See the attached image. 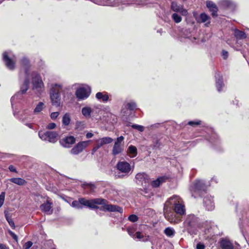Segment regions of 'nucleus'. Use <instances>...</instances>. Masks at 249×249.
<instances>
[{
  "instance_id": "1",
  "label": "nucleus",
  "mask_w": 249,
  "mask_h": 249,
  "mask_svg": "<svg viewBox=\"0 0 249 249\" xmlns=\"http://www.w3.org/2000/svg\"><path fill=\"white\" fill-rule=\"evenodd\" d=\"M167 204L173 206L175 212L179 215L184 214L185 210L183 201L180 197L177 196L170 197L166 202Z\"/></svg>"
},
{
  "instance_id": "2",
  "label": "nucleus",
  "mask_w": 249,
  "mask_h": 249,
  "mask_svg": "<svg viewBox=\"0 0 249 249\" xmlns=\"http://www.w3.org/2000/svg\"><path fill=\"white\" fill-rule=\"evenodd\" d=\"M62 86L60 85H55L52 89L51 99L53 105L59 107L60 105V92Z\"/></svg>"
},
{
  "instance_id": "3",
  "label": "nucleus",
  "mask_w": 249,
  "mask_h": 249,
  "mask_svg": "<svg viewBox=\"0 0 249 249\" xmlns=\"http://www.w3.org/2000/svg\"><path fill=\"white\" fill-rule=\"evenodd\" d=\"M106 201L105 199L102 198H95L90 200H87L84 198H80V202L82 205L90 209L98 208L97 205L105 204Z\"/></svg>"
},
{
  "instance_id": "4",
  "label": "nucleus",
  "mask_w": 249,
  "mask_h": 249,
  "mask_svg": "<svg viewBox=\"0 0 249 249\" xmlns=\"http://www.w3.org/2000/svg\"><path fill=\"white\" fill-rule=\"evenodd\" d=\"M29 79L30 78L32 79L33 89H42L44 87V84L40 75L35 71L30 72L29 71Z\"/></svg>"
},
{
  "instance_id": "5",
  "label": "nucleus",
  "mask_w": 249,
  "mask_h": 249,
  "mask_svg": "<svg viewBox=\"0 0 249 249\" xmlns=\"http://www.w3.org/2000/svg\"><path fill=\"white\" fill-rule=\"evenodd\" d=\"M116 168L121 175H119L120 178H124L128 175L131 170V167L129 163L126 161H119L116 165Z\"/></svg>"
},
{
  "instance_id": "6",
  "label": "nucleus",
  "mask_w": 249,
  "mask_h": 249,
  "mask_svg": "<svg viewBox=\"0 0 249 249\" xmlns=\"http://www.w3.org/2000/svg\"><path fill=\"white\" fill-rule=\"evenodd\" d=\"M136 182L145 189L149 186V178L144 173H138L135 176Z\"/></svg>"
},
{
  "instance_id": "7",
  "label": "nucleus",
  "mask_w": 249,
  "mask_h": 249,
  "mask_svg": "<svg viewBox=\"0 0 249 249\" xmlns=\"http://www.w3.org/2000/svg\"><path fill=\"white\" fill-rule=\"evenodd\" d=\"M89 144V141L79 142L71 150L70 152L72 155H78L82 152Z\"/></svg>"
},
{
  "instance_id": "8",
  "label": "nucleus",
  "mask_w": 249,
  "mask_h": 249,
  "mask_svg": "<svg viewBox=\"0 0 249 249\" xmlns=\"http://www.w3.org/2000/svg\"><path fill=\"white\" fill-rule=\"evenodd\" d=\"M124 140V137L123 136H120L116 139L113 147V155H116L123 151V144H122V142Z\"/></svg>"
},
{
  "instance_id": "9",
  "label": "nucleus",
  "mask_w": 249,
  "mask_h": 249,
  "mask_svg": "<svg viewBox=\"0 0 249 249\" xmlns=\"http://www.w3.org/2000/svg\"><path fill=\"white\" fill-rule=\"evenodd\" d=\"M75 142V139L73 136H68L61 139L60 143L64 147L69 148Z\"/></svg>"
},
{
  "instance_id": "10",
  "label": "nucleus",
  "mask_w": 249,
  "mask_h": 249,
  "mask_svg": "<svg viewBox=\"0 0 249 249\" xmlns=\"http://www.w3.org/2000/svg\"><path fill=\"white\" fill-rule=\"evenodd\" d=\"M90 93V89L89 88H80L76 91V95L79 99H84L87 98Z\"/></svg>"
},
{
  "instance_id": "11",
  "label": "nucleus",
  "mask_w": 249,
  "mask_h": 249,
  "mask_svg": "<svg viewBox=\"0 0 249 249\" xmlns=\"http://www.w3.org/2000/svg\"><path fill=\"white\" fill-rule=\"evenodd\" d=\"M30 83L29 70H26L25 71V79L21 87L20 91L22 94L25 93L28 89L29 84Z\"/></svg>"
},
{
  "instance_id": "12",
  "label": "nucleus",
  "mask_w": 249,
  "mask_h": 249,
  "mask_svg": "<svg viewBox=\"0 0 249 249\" xmlns=\"http://www.w3.org/2000/svg\"><path fill=\"white\" fill-rule=\"evenodd\" d=\"M171 7L174 11L179 12L183 16H185L188 13L187 11L183 8V6L179 5L175 2H172Z\"/></svg>"
},
{
  "instance_id": "13",
  "label": "nucleus",
  "mask_w": 249,
  "mask_h": 249,
  "mask_svg": "<svg viewBox=\"0 0 249 249\" xmlns=\"http://www.w3.org/2000/svg\"><path fill=\"white\" fill-rule=\"evenodd\" d=\"M3 59L8 69L13 70L15 68V62L8 56L7 52L3 53Z\"/></svg>"
},
{
  "instance_id": "14",
  "label": "nucleus",
  "mask_w": 249,
  "mask_h": 249,
  "mask_svg": "<svg viewBox=\"0 0 249 249\" xmlns=\"http://www.w3.org/2000/svg\"><path fill=\"white\" fill-rule=\"evenodd\" d=\"M113 142V139L109 137H103L102 138L97 140L95 143L100 148L103 146L104 145L109 144Z\"/></svg>"
},
{
  "instance_id": "15",
  "label": "nucleus",
  "mask_w": 249,
  "mask_h": 249,
  "mask_svg": "<svg viewBox=\"0 0 249 249\" xmlns=\"http://www.w3.org/2000/svg\"><path fill=\"white\" fill-rule=\"evenodd\" d=\"M48 141L52 143L55 142L58 139V134L54 131H47Z\"/></svg>"
},
{
  "instance_id": "16",
  "label": "nucleus",
  "mask_w": 249,
  "mask_h": 249,
  "mask_svg": "<svg viewBox=\"0 0 249 249\" xmlns=\"http://www.w3.org/2000/svg\"><path fill=\"white\" fill-rule=\"evenodd\" d=\"M164 216L171 223H177L178 221V220L175 217V214L172 212H168L167 209H164Z\"/></svg>"
},
{
  "instance_id": "17",
  "label": "nucleus",
  "mask_w": 249,
  "mask_h": 249,
  "mask_svg": "<svg viewBox=\"0 0 249 249\" xmlns=\"http://www.w3.org/2000/svg\"><path fill=\"white\" fill-rule=\"evenodd\" d=\"M220 246L222 249H233L232 243L230 240L226 239L221 240Z\"/></svg>"
},
{
  "instance_id": "18",
  "label": "nucleus",
  "mask_w": 249,
  "mask_h": 249,
  "mask_svg": "<svg viewBox=\"0 0 249 249\" xmlns=\"http://www.w3.org/2000/svg\"><path fill=\"white\" fill-rule=\"evenodd\" d=\"M103 207L105 210L108 211L123 212V209L116 205H105Z\"/></svg>"
},
{
  "instance_id": "19",
  "label": "nucleus",
  "mask_w": 249,
  "mask_h": 249,
  "mask_svg": "<svg viewBox=\"0 0 249 249\" xmlns=\"http://www.w3.org/2000/svg\"><path fill=\"white\" fill-rule=\"evenodd\" d=\"M207 6L212 12V16L213 17L216 16L218 10L216 5L212 1H208L207 2Z\"/></svg>"
},
{
  "instance_id": "20",
  "label": "nucleus",
  "mask_w": 249,
  "mask_h": 249,
  "mask_svg": "<svg viewBox=\"0 0 249 249\" xmlns=\"http://www.w3.org/2000/svg\"><path fill=\"white\" fill-rule=\"evenodd\" d=\"M52 203L49 201H47L46 203H43L40 206V209L41 211L45 213H52L53 210L52 209Z\"/></svg>"
},
{
  "instance_id": "21",
  "label": "nucleus",
  "mask_w": 249,
  "mask_h": 249,
  "mask_svg": "<svg viewBox=\"0 0 249 249\" xmlns=\"http://www.w3.org/2000/svg\"><path fill=\"white\" fill-rule=\"evenodd\" d=\"M9 181L19 186L25 185L26 181L23 178H14L9 179Z\"/></svg>"
},
{
  "instance_id": "22",
  "label": "nucleus",
  "mask_w": 249,
  "mask_h": 249,
  "mask_svg": "<svg viewBox=\"0 0 249 249\" xmlns=\"http://www.w3.org/2000/svg\"><path fill=\"white\" fill-rule=\"evenodd\" d=\"M127 153L131 158L135 157L137 154V149L136 147L134 146L130 145L127 149Z\"/></svg>"
},
{
  "instance_id": "23",
  "label": "nucleus",
  "mask_w": 249,
  "mask_h": 249,
  "mask_svg": "<svg viewBox=\"0 0 249 249\" xmlns=\"http://www.w3.org/2000/svg\"><path fill=\"white\" fill-rule=\"evenodd\" d=\"M96 97L98 100H102L103 102H107L108 100V96L106 93L100 92L96 93Z\"/></svg>"
},
{
  "instance_id": "24",
  "label": "nucleus",
  "mask_w": 249,
  "mask_h": 249,
  "mask_svg": "<svg viewBox=\"0 0 249 249\" xmlns=\"http://www.w3.org/2000/svg\"><path fill=\"white\" fill-rule=\"evenodd\" d=\"M234 34L235 37L239 39H244L246 37V35L245 33L238 30H235Z\"/></svg>"
},
{
  "instance_id": "25",
  "label": "nucleus",
  "mask_w": 249,
  "mask_h": 249,
  "mask_svg": "<svg viewBox=\"0 0 249 249\" xmlns=\"http://www.w3.org/2000/svg\"><path fill=\"white\" fill-rule=\"evenodd\" d=\"M165 178L164 177H160L158 178L157 180L152 181V186L153 187H157L160 186L161 183L164 181Z\"/></svg>"
},
{
  "instance_id": "26",
  "label": "nucleus",
  "mask_w": 249,
  "mask_h": 249,
  "mask_svg": "<svg viewBox=\"0 0 249 249\" xmlns=\"http://www.w3.org/2000/svg\"><path fill=\"white\" fill-rule=\"evenodd\" d=\"M200 18L202 22H206V25H208L210 23V18L206 14L202 13L200 15Z\"/></svg>"
},
{
  "instance_id": "27",
  "label": "nucleus",
  "mask_w": 249,
  "mask_h": 249,
  "mask_svg": "<svg viewBox=\"0 0 249 249\" xmlns=\"http://www.w3.org/2000/svg\"><path fill=\"white\" fill-rule=\"evenodd\" d=\"M44 107V104L43 102H39L36 106L34 110L35 114H37L41 112Z\"/></svg>"
},
{
  "instance_id": "28",
  "label": "nucleus",
  "mask_w": 249,
  "mask_h": 249,
  "mask_svg": "<svg viewBox=\"0 0 249 249\" xmlns=\"http://www.w3.org/2000/svg\"><path fill=\"white\" fill-rule=\"evenodd\" d=\"M91 112V109L89 107H85L82 108V113L86 117H89Z\"/></svg>"
},
{
  "instance_id": "29",
  "label": "nucleus",
  "mask_w": 249,
  "mask_h": 249,
  "mask_svg": "<svg viewBox=\"0 0 249 249\" xmlns=\"http://www.w3.org/2000/svg\"><path fill=\"white\" fill-rule=\"evenodd\" d=\"M175 232L174 230L171 228H167L164 230V233L169 237L174 236Z\"/></svg>"
},
{
  "instance_id": "30",
  "label": "nucleus",
  "mask_w": 249,
  "mask_h": 249,
  "mask_svg": "<svg viewBox=\"0 0 249 249\" xmlns=\"http://www.w3.org/2000/svg\"><path fill=\"white\" fill-rule=\"evenodd\" d=\"M71 121L70 115L68 114H65L62 119L63 124L65 125H68Z\"/></svg>"
},
{
  "instance_id": "31",
  "label": "nucleus",
  "mask_w": 249,
  "mask_h": 249,
  "mask_svg": "<svg viewBox=\"0 0 249 249\" xmlns=\"http://www.w3.org/2000/svg\"><path fill=\"white\" fill-rule=\"evenodd\" d=\"M172 17L176 23H179L182 20L181 17L176 13L173 14Z\"/></svg>"
},
{
  "instance_id": "32",
  "label": "nucleus",
  "mask_w": 249,
  "mask_h": 249,
  "mask_svg": "<svg viewBox=\"0 0 249 249\" xmlns=\"http://www.w3.org/2000/svg\"><path fill=\"white\" fill-rule=\"evenodd\" d=\"M82 205L81 203L80 202V198L79 199L78 201H73L71 203V206L74 208H76L77 209H81L82 207L81 206Z\"/></svg>"
},
{
  "instance_id": "33",
  "label": "nucleus",
  "mask_w": 249,
  "mask_h": 249,
  "mask_svg": "<svg viewBox=\"0 0 249 249\" xmlns=\"http://www.w3.org/2000/svg\"><path fill=\"white\" fill-rule=\"evenodd\" d=\"M38 135L39 138L44 141H48V135H47V132L45 133H42L41 132H39Z\"/></svg>"
},
{
  "instance_id": "34",
  "label": "nucleus",
  "mask_w": 249,
  "mask_h": 249,
  "mask_svg": "<svg viewBox=\"0 0 249 249\" xmlns=\"http://www.w3.org/2000/svg\"><path fill=\"white\" fill-rule=\"evenodd\" d=\"M203 185V183L202 181H197L195 185V188L197 190H201L202 189V185Z\"/></svg>"
},
{
  "instance_id": "35",
  "label": "nucleus",
  "mask_w": 249,
  "mask_h": 249,
  "mask_svg": "<svg viewBox=\"0 0 249 249\" xmlns=\"http://www.w3.org/2000/svg\"><path fill=\"white\" fill-rule=\"evenodd\" d=\"M132 127L141 132L143 131L144 130V127L138 124H133L132 125Z\"/></svg>"
},
{
  "instance_id": "36",
  "label": "nucleus",
  "mask_w": 249,
  "mask_h": 249,
  "mask_svg": "<svg viewBox=\"0 0 249 249\" xmlns=\"http://www.w3.org/2000/svg\"><path fill=\"white\" fill-rule=\"evenodd\" d=\"M216 85L218 91H220V89L222 86V80L221 79H218L216 80Z\"/></svg>"
},
{
  "instance_id": "37",
  "label": "nucleus",
  "mask_w": 249,
  "mask_h": 249,
  "mask_svg": "<svg viewBox=\"0 0 249 249\" xmlns=\"http://www.w3.org/2000/svg\"><path fill=\"white\" fill-rule=\"evenodd\" d=\"M5 198V193L2 192L0 195V208L2 206L4 203Z\"/></svg>"
},
{
  "instance_id": "38",
  "label": "nucleus",
  "mask_w": 249,
  "mask_h": 249,
  "mask_svg": "<svg viewBox=\"0 0 249 249\" xmlns=\"http://www.w3.org/2000/svg\"><path fill=\"white\" fill-rule=\"evenodd\" d=\"M127 106L130 110H133L136 107V105L134 102H130L127 104Z\"/></svg>"
},
{
  "instance_id": "39",
  "label": "nucleus",
  "mask_w": 249,
  "mask_h": 249,
  "mask_svg": "<svg viewBox=\"0 0 249 249\" xmlns=\"http://www.w3.org/2000/svg\"><path fill=\"white\" fill-rule=\"evenodd\" d=\"M128 219L130 221L134 222L138 220V218L137 215L135 214H132L128 217Z\"/></svg>"
},
{
  "instance_id": "40",
  "label": "nucleus",
  "mask_w": 249,
  "mask_h": 249,
  "mask_svg": "<svg viewBox=\"0 0 249 249\" xmlns=\"http://www.w3.org/2000/svg\"><path fill=\"white\" fill-rule=\"evenodd\" d=\"M33 245V243L31 241L26 242L23 246V249H29Z\"/></svg>"
},
{
  "instance_id": "41",
  "label": "nucleus",
  "mask_w": 249,
  "mask_h": 249,
  "mask_svg": "<svg viewBox=\"0 0 249 249\" xmlns=\"http://www.w3.org/2000/svg\"><path fill=\"white\" fill-rule=\"evenodd\" d=\"M56 126V124L55 123H51L47 125L46 128L48 129H53L55 128Z\"/></svg>"
},
{
  "instance_id": "42",
  "label": "nucleus",
  "mask_w": 249,
  "mask_h": 249,
  "mask_svg": "<svg viewBox=\"0 0 249 249\" xmlns=\"http://www.w3.org/2000/svg\"><path fill=\"white\" fill-rule=\"evenodd\" d=\"M21 64L23 66H27L29 63V60L26 58H24L21 60Z\"/></svg>"
},
{
  "instance_id": "43",
  "label": "nucleus",
  "mask_w": 249,
  "mask_h": 249,
  "mask_svg": "<svg viewBox=\"0 0 249 249\" xmlns=\"http://www.w3.org/2000/svg\"><path fill=\"white\" fill-rule=\"evenodd\" d=\"M135 235L136 238L139 239H141L143 237V235L140 231L136 232Z\"/></svg>"
},
{
  "instance_id": "44",
  "label": "nucleus",
  "mask_w": 249,
  "mask_h": 249,
  "mask_svg": "<svg viewBox=\"0 0 249 249\" xmlns=\"http://www.w3.org/2000/svg\"><path fill=\"white\" fill-rule=\"evenodd\" d=\"M59 114V113L58 112H54L51 113L50 116L52 119H55L58 116Z\"/></svg>"
},
{
  "instance_id": "45",
  "label": "nucleus",
  "mask_w": 249,
  "mask_h": 249,
  "mask_svg": "<svg viewBox=\"0 0 249 249\" xmlns=\"http://www.w3.org/2000/svg\"><path fill=\"white\" fill-rule=\"evenodd\" d=\"M190 125H199L200 124V121H190L188 123Z\"/></svg>"
},
{
  "instance_id": "46",
  "label": "nucleus",
  "mask_w": 249,
  "mask_h": 249,
  "mask_svg": "<svg viewBox=\"0 0 249 249\" xmlns=\"http://www.w3.org/2000/svg\"><path fill=\"white\" fill-rule=\"evenodd\" d=\"M204 248H205V246L201 243H198L196 245L197 249H204Z\"/></svg>"
},
{
  "instance_id": "47",
  "label": "nucleus",
  "mask_w": 249,
  "mask_h": 249,
  "mask_svg": "<svg viewBox=\"0 0 249 249\" xmlns=\"http://www.w3.org/2000/svg\"><path fill=\"white\" fill-rule=\"evenodd\" d=\"M222 55L224 59H226L228 56V53L227 51H222Z\"/></svg>"
},
{
  "instance_id": "48",
  "label": "nucleus",
  "mask_w": 249,
  "mask_h": 249,
  "mask_svg": "<svg viewBox=\"0 0 249 249\" xmlns=\"http://www.w3.org/2000/svg\"><path fill=\"white\" fill-rule=\"evenodd\" d=\"M9 233L15 240H18V236L14 232H13L11 231H10Z\"/></svg>"
},
{
  "instance_id": "49",
  "label": "nucleus",
  "mask_w": 249,
  "mask_h": 249,
  "mask_svg": "<svg viewBox=\"0 0 249 249\" xmlns=\"http://www.w3.org/2000/svg\"><path fill=\"white\" fill-rule=\"evenodd\" d=\"M9 169L11 172H17L16 168L13 165H10L9 167Z\"/></svg>"
},
{
  "instance_id": "50",
  "label": "nucleus",
  "mask_w": 249,
  "mask_h": 249,
  "mask_svg": "<svg viewBox=\"0 0 249 249\" xmlns=\"http://www.w3.org/2000/svg\"><path fill=\"white\" fill-rule=\"evenodd\" d=\"M100 147L98 146V145L95 143V146L93 147L92 149V152L94 153L95 151H96Z\"/></svg>"
},
{
  "instance_id": "51",
  "label": "nucleus",
  "mask_w": 249,
  "mask_h": 249,
  "mask_svg": "<svg viewBox=\"0 0 249 249\" xmlns=\"http://www.w3.org/2000/svg\"><path fill=\"white\" fill-rule=\"evenodd\" d=\"M93 134L92 133L89 132V133H87V134H86V138L88 139L91 138L93 137Z\"/></svg>"
},
{
  "instance_id": "52",
  "label": "nucleus",
  "mask_w": 249,
  "mask_h": 249,
  "mask_svg": "<svg viewBox=\"0 0 249 249\" xmlns=\"http://www.w3.org/2000/svg\"><path fill=\"white\" fill-rule=\"evenodd\" d=\"M127 231H128V234H129L130 236H131L132 237H133V238H134V236H135V235L133 234V232L131 230H127Z\"/></svg>"
},
{
  "instance_id": "53",
  "label": "nucleus",
  "mask_w": 249,
  "mask_h": 249,
  "mask_svg": "<svg viewBox=\"0 0 249 249\" xmlns=\"http://www.w3.org/2000/svg\"><path fill=\"white\" fill-rule=\"evenodd\" d=\"M211 206L210 207H209L207 204H206V206L207 207V209L208 210H212V209H213V205L212 204V203L211 202Z\"/></svg>"
},
{
  "instance_id": "54",
  "label": "nucleus",
  "mask_w": 249,
  "mask_h": 249,
  "mask_svg": "<svg viewBox=\"0 0 249 249\" xmlns=\"http://www.w3.org/2000/svg\"><path fill=\"white\" fill-rule=\"evenodd\" d=\"M0 249H8L6 246L4 245L3 244H0Z\"/></svg>"
},
{
  "instance_id": "55",
  "label": "nucleus",
  "mask_w": 249,
  "mask_h": 249,
  "mask_svg": "<svg viewBox=\"0 0 249 249\" xmlns=\"http://www.w3.org/2000/svg\"><path fill=\"white\" fill-rule=\"evenodd\" d=\"M8 221L11 227H14V223L12 220H8Z\"/></svg>"
},
{
  "instance_id": "56",
  "label": "nucleus",
  "mask_w": 249,
  "mask_h": 249,
  "mask_svg": "<svg viewBox=\"0 0 249 249\" xmlns=\"http://www.w3.org/2000/svg\"><path fill=\"white\" fill-rule=\"evenodd\" d=\"M87 186L90 188L91 190H93L94 188V186L92 185H88Z\"/></svg>"
},
{
  "instance_id": "57",
  "label": "nucleus",
  "mask_w": 249,
  "mask_h": 249,
  "mask_svg": "<svg viewBox=\"0 0 249 249\" xmlns=\"http://www.w3.org/2000/svg\"><path fill=\"white\" fill-rule=\"evenodd\" d=\"M22 120H23V121H25V120H26V119H27V118H26V117H24L23 116H22Z\"/></svg>"
},
{
  "instance_id": "58",
  "label": "nucleus",
  "mask_w": 249,
  "mask_h": 249,
  "mask_svg": "<svg viewBox=\"0 0 249 249\" xmlns=\"http://www.w3.org/2000/svg\"><path fill=\"white\" fill-rule=\"evenodd\" d=\"M28 126H29L30 127H31V125L30 124H28Z\"/></svg>"
}]
</instances>
